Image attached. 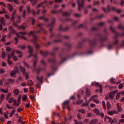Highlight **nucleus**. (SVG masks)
<instances>
[{
  "instance_id": "f257e3e1",
  "label": "nucleus",
  "mask_w": 124,
  "mask_h": 124,
  "mask_svg": "<svg viewBox=\"0 0 124 124\" xmlns=\"http://www.w3.org/2000/svg\"><path fill=\"white\" fill-rule=\"evenodd\" d=\"M13 104L15 106H17V107L18 106H20L21 104V96L18 97L17 100L15 99Z\"/></svg>"
},
{
  "instance_id": "f03ea898",
  "label": "nucleus",
  "mask_w": 124,
  "mask_h": 124,
  "mask_svg": "<svg viewBox=\"0 0 124 124\" xmlns=\"http://www.w3.org/2000/svg\"><path fill=\"white\" fill-rule=\"evenodd\" d=\"M97 96V95H95L91 98H90V99L89 100H85L86 103H84L81 105V106L82 107H85V106H89V104L90 103V102H91V101H92V100H93V97H96Z\"/></svg>"
},
{
  "instance_id": "7ed1b4c3",
  "label": "nucleus",
  "mask_w": 124,
  "mask_h": 124,
  "mask_svg": "<svg viewBox=\"0 0 124 124\" xmlns=\"http://www.w3.org/2000/svg\"><path fill=\"white\" fill-rule=\"evenodd\" d=\"M20 68L21 71L22 72H23V75L25 76L26 80H27V79L29 78V75H28V74L25 73V68H22V67L21 66H20Z\"/></svg>"
},
{
  "instance_id": "20e7f679",
  "label": "nucleus",
  "mask_w": 124,
  "mask_h": 124,
  "mask_svg": "<svg viewBox=\"0 0 124 124\" xmlns=\"http://www.w3.org/2000/svg\"><path fill=\"white\" fill-rule=\"evenodd\" d=\"M86 95L84 97V99L85 100H87V99L88 98V97H89L90 96V95H91V92H90V90L88 89H86Z\"/></svg>"
},
{
  "instance_id": "39448f33",
  "label": "nucleus",
  "mask_w": 124,
  "mask_h": 124,
  "mask_svg": "<svg viewBox=\"0 0 124 124\" xmlns=\"http://www.w3.org/2000/svg\"><path fill=\"white\" fill-rule=\"evenodd\" d=\"M14 54H15V50H13L12 51L11 55L10 56L11 58H14V61L15 62L17 61V57L14 56Z\"/></svg>"
},
{
  "instance_id": "423d86ee",
  "label": "nucleus",
  "mask_w": 124,
  "mask_h": 124,
  "mask_svg": "<svg viewBox=\"0 0 124 124\" xmlns=\"http://www.w3.org/2000/svg\"><path fill=\"white\" fill-rule=\"evenodd\" d=\"M83 6H84V2L79 1L78 2V10H81L83 8Z\"/></svg>"
},
{
  "instance_id": "0eeeda50",
  "label": "nucleus",
  "mask_w": 124,
  "mask_h": 124,
  "mask_svg": "<svg viewBox=\"0 0 124 124\" xmlns=\"http://www.w3.org/2000/svg\"><path fill=\"white\" fill-rule=\"evenodd\" d=\"M18 73H19V70H18V69H16V70L12 72L11 75V76L14 77L16 74H18Z\"/></svg>"
},
{
  "instance_id": "6e6552de",
  "label": "nucleus",
  "mask_w": 124,
  "mask_h": 124,
  "mask_svg": "<svg viewBox=\"0 0 124 124\" xmlns=\"http://www.w3.org/2000/svg\"><path fill=\"white\" fill-rule=\"evenodd\" d=\"M93 111L94 113H95L97 116H99V115H100V112L99 111V110L97 108H95Z\"/></svg>"
},
{
  "instance_id": "1a4fd4ad",
  "label": "nucleus",
  "mask_w": 124,
  "mask_h": 124,
  "mask_svg": "<svg viewBox=\"0 0 124 124\" xmlns=\"http://www.w3.org/2000/svg\"><path fill=\"white\" fill-rule=\"evenodd\" d=\"M0 22L1 23L3 26H5V20L4 19V18L1 17L0 18Z\"/></svg>"
},
{
  "instance_id": "9d476101",
  "label": "nucleus",
  "mask_w": 124,
  "mask_h": 124,
  "mask_svg": "<svg viewBox=\"0 0 124 124\" xmlns=\"http://www.w3.org/2000/svg\"><path fill=\"white\" fill-rule=\"evenodd\" d=\"M111 120L112 119L109 117H108V116L105 117V122H106V123H109V122H110Z\"/></svg>"
},
{
  "instance_id": "9b49d317",
  "label": "nucleus",
  "mask_w": 124,
  "mask_h": 124,
  "mask_svg": "<svg viewBox=\"0 0 124 124\" xmlns=\"http://www.w3.org/2000/svg\"><path fill=\"white\" fill-rule=\"evenodd\" d=\"M92 85V86H95V87H100V86H101L99 85L98 82H96L95 81L93 82Z\"/></svg>"
},
{
  "instance_id": "f8f14e48",
  "label": "nucleus",
  "mask_w": 124,
  "mask_h": 124,
  "mask_svg": "<svg viewBox=\"0 0 124 124\" xmlns=\"http://www.w3.org/2000/svg\"><path fill=\"white\" fill-rule=\"evenodd\" d=\"M108 115L112 116L113 114H118V112L117 111H108Z\"/></svg>"
},
{
  "instance_id": "ddd939ff",
  "label": "nucleus",
  "mask_w": 124,
  "mask_h": 124,
  "mask_svg": "<svg viewBox=\"0 0 124 124\" xmlns=\"http://www.w3.org/2000/svg\"><path fill=\"white\" fill-rule=\"evenodd\" d=\"M97 123V120L93 119L91 120L89 122V124H96Z\"/></svg>"
},
{
  "instance_id": "4468645a",
  "label": "nucleus",
  "mask_w": 124,
  "mask_h": 124,
  "mask_svg": "<svg viewBox=\"0 0 124 124\" xmlns=\"http://www.w3.org/2000/svg\"><path fill=\"white\" fill-rule=\"evenodd\" d=\"M14 101H15V99L14 98V97H12L8 100V102L9 103H12V102L14 103Z\"/></svg>"
},
{
  "instance_id": "2eb2a0df",
  "label": "nucleus",
  "mask_w": 124,
  "mask_h": 124,
  "mask_svg": "<svg viewBox=\"0 0 124 124\" xmlns=\"http://www.w3.org/2000/svg\"><path fill=\"white\" fill-rule=\"evenodd\" d=\"M11 59V56H10V55H8V63L9 64H12V61H10L9 59Z\"/></svg>"
},
{
  "instance_id": "dca6fc26",
  "label": "nucleus",
  "mask_w": 124,
  "mask_h": 124,
  "mask_svg": "<svg viewBox=\"0 0 124 124\" xmlns=\"http://www.w3.org/2000/svg\"><path fill=\"white\" fill-rule=\"evenodd\" d=\"M27 99H28V96L26 95H23L22 98V101H27Z\"/></svg>"
},
{
  "instance_id": "f3484780",
  "label": "nucleus",
  "mask_w": 124,
  "mask_h": 124,
  "mask_svg": "<svg viewBox=\"0 0 124 124\" xmlns=\"http://www.w3.org/2000/svg\"><path fill=\"white\" fill-rule=\"evenodd\" d=\"M0 92L4 93H8V89L4 90L3 89H0Z\"/></svg>"
},
{
  "instance_id": "a211bd4d",
  "label": "nucleus",
  "mask_w": 124,
  "mask_h": 124,
  "mask_svg": "<svg viewBox=\"0 0 124 124\" xmlns=\"http://www.w3.org/2000/svg\"><path fill=\"white\" fill-rule=\"evenodd\" d=\"M122 93L119 92L118 93L116 96V100H118V99H119L120 98V97L121 96V94Z\"/></svg>"
},
{
  "instance_id": "6ab92c4d",
  "label": "nucleus",
  "mask_w": 124,
  "mask_h": 124,
  "mask_svg": "<svg viewBox=\"0 0 124 124\" xmlns=\"http://www.w3.org/2000/svg\"><path fill=\"white\" fill-rule=\"evenodd\" d=\"M8 7L10 11H12V10H13V6H12V5L8 4Z\"/></svg>"
},
{
  "instance_id": "aec40b11",
  "label": "nucleus",
  "mask_w": 124,
  "mask_h": 124,
  "mask_svg": "<svg viewBox=\"0 0 124 124\" xmlns=\"http://www.w3.org/2000/svg\"><path fill=\"white\" fill-rule=\"evenodd\" d=\"M107 108L108 110H110L111 109V104H110L109 102H107Z\"/></svg>"
},
{
  "instance_id": "412c9836",
  "label": "nucleus",
  "mask_w": 124,
  "mask_h": 124,
  "mask_svg": "<svg viewBox=\"0 0 124 124\" xmlns=\"http://www.w3.org/2000/svg\"><path fill=\"white\" fill-rule=\"evenodd\" d=\"M31 2L33 5H34L36 3H37V0H29Z\"/></svg>"
},
{
  "instance_id": "4be33fe9",
  "label": "nucleus",
  "mask_w": 124,
  "mask_h": 124,
  "mask_svg": "<svg viewBox=\"0 0 124 124\" xmlns=\"http://www.w3.org/2000/svg\"><path fill=\"white\" fill-rule=\"evenodd\" d=\"M68 103H69V101H65L63 103V109H64L65 108V105H66L67 104H68Z\"/></svg>"
},
{
  "instance_id": "5701e85b",
  "label": "nucleus",
  "mask_w": 124,
  "mask_h": 124,
  "mask_svg": "<svg viewBox=\"0 0 124 124\" xmlns=\"http://www.w3.org/2000/svg\"><path fill=\"white\" fill-rule=\"evenodd\" d=\"M19 92L18 89H16L14 91V93H15V94H16V95H18V94H19Z\"/></svg>"
},
{
  "instance_id": "b1692460",
  "label": "nucleus",
  "mask_w": 124,
  "mask_h": 124,
  "mask_svg": "<svg viewBox=\"0 0 124 124\" xmlns=\"http://www.w3.org/2000/svg\"><path fill=\"white\" fill-rule=\"evenodd\" d=\"M16 112V110H15V109H13L12 111H11V113H10V117H12V115H14V114H15V112Z\"/></svg>"
},
{
  "instance_id": "393cba45",
  "label": "nucleus",
  "mask_w": 124,
  "mask_h": 124,
  "mask_svg": "<svg viewBox=\"0 0 124 124\" xmlns=\"http://www.w3.org/2000/svg\"><path fill=\"white\" fill-rule=\"evenodd\" d=\"M109 97L111 99H113L115 97V95L112 93L111 92L109 93Z\"/></svg>"
},
{
  "instance_id": "a878e982",
  "label": "nucleus",
  "mask_w": 124,
  "mask_h": 124,
  "mask_svg": "<svg viewBox=\"0 0 124 124\" xmlns=\"http://www.w3.org/2000/svg\"><path fill=\"white\" fill-rule=\"evenodd\" d=\"M102 104L103 105V108H105V110H106V105L105 104V101H102Z\"/></svg>"
},
{
  "instance_id": "bb28decb",
  "label": "nucleus",
  "mask_w": 124,
  "mask_h": 124,
  "mask_svg": "<svg viewBox=\"0 0 124 124\" xmlns=\"http://www.w3.org/2000/svg\"><path fill=\"white\" fill-rule=\"evenodd\" d=\"M27 83L29 86H31V85H33V82H32V81L29 80L27 81Z\"/></svg>"
},
{
  "instance_id": "cd10ccee",
  "label": "nucleus",
  "mask_w": 124,
  "mask_h": 124,
  "mask_svg": "<svg viewBox=\"0 0 124 124\" xmlns=\"http://www.w3.org/2000/svg\"><path fill=\"white\" fill-rule=\"evenodd\" d=\"M78 112H80L82 114H85L86 113V111H85V109H79L78 110Z\"/></svg>"
},
{
  "instance_id": "c85d7f7f",
  "label": "nucleus",
  "mask_w": 124,
  "mask_h": 124,
  "mask_svg": "<svg viewBox=\"0 0 124 124\" xmlns=\"http://www.w3.org/2000/svg\"><path fill=\"white\" fill-rule=\"evenodd\" d=\"M111 124H117V119H113L111 122Z\"/></svg>"
},
{
  "instance_id": "c756f323",
  "label": "nucleus",
  "mask_w": 124,
  "mask_h": 124,
  "mask_svg": "<svg viewBox=\"0 0 124 124\" xmlns=\"http://www.w3.org/2000/svg\"><path fill=\"white\" fill-rule=\"evenodd\" d=\"M16 53L17 54H19V55H18V57L19 58H21L22 57V53L20 51L17 50L16 51Z\"/></svg>"
},
{
  "instance_id": "7c9ffc66",
  "label": "nucleus",
  "mask_w": 124,
  "mask_h": 124,
  "mask_svg": "<svg viewBox=\"0 0 124 124\" xmlns=\"http://www.w3.org/2000/svg\"><path fill=\"white\" fill-rule=\"evenodd\" d=\"M11 95H12L11 93H8V94L7 95L6 99L7 100V99H8V98H9V97H10Z\"/></svg>"
},
{
  "instance_id": "2f4dec72",
  "label": "nucleus",
  "mask_w": 124,
  "mask_h": 124,
  "mask_svg": "<svg viewBox=\"0 0 124 124\" xmlns=\"http://www.w3.org/2000/svg\"><path fill=\"white\" fill-rule=\"evenodd\" d=\"M0 5H2L4 7H5L6 6V4H5L3 2H0Z\"/></svg>"
},
{
  "instance_id": "473e14b6",
  "label": "nucleus",
  "mask_w": 124,
  "mask_h": 124,
  "mask_svg": "<svg viewBox=\"0 0 124 124\" xmlns=\"http://www.w3.org/2000/svg\"><path fill=\"white\" fill-rule=\"evenodd\" d=\"M37 79L39 82H41L42 80H43V77H42L41 78H39V77H37Z\"/></svg>"
},
{
  "instance_id": "72a5a7b5",
  "label": "nucleus",
  "mask_w": 124,
  "mask_h": 124,
  "mask_svg": "<svg viewBox=\"0 0 124 124\" xmlns=\"http://www.w3.org/2000/svg\"><path fill=\"white\" fill-rule=\"evenodd\" d=\"M6 56V54L5 53V52H3L2 54V59H4V58H5Z\"/></svg>"
},
{
  "instance_id": "f704fd0d",
  "label": "nucleus",
  "mask_w": 124,
  "mask_h": 124,
  "mask_svg": "<svg viewBox=\"0 0 124 124\" xmlns=\"http://www.w3.org/2000/svg\"><path fill=\"white\" fill-rule=\"evenodd\" d=\"M6 107H7V108H8L9 109H13V107L10 106L8 104H6Z\"/></svg>"
},
{
  "instance_id": "c9c22d12",
  "label": "nucleus",
  "mask_w": 124,
  "mask_h": 124,
  "mask_svg": "<svg viewBox=\"0 0 124 124\" xmlns=\"http://www.w3.org/2000/svg\"><path fill=\"white\" fill-rule=\"evenodd\" d=\"M110 81L111 83H115L116 82V80H115V79L114 78H111L110 79Z\"/></svg>"
},
{
  "instance_id": "e433bc0d",
  "label": "nucleus",
  "mask_w": 124,
  "mask_h": 124,
  "mask_svg": "<svg viewBox=\"0 0 124 124\" xmlns=\"http://www.w3.org/2000/svg\"><path fill=\"white\" fill-rule=\"evenodd\" d=\"M22 110H23V108H19L17 109V112H22Z\"/></svg>"
},
{
  "instance_id": "4c0bfd02",
  "label": "nucleus",
  "mask_w": 124,
  "mask_h": 124,
  "mask_svg": "<svg viewBox=\"0 0 124 124\" xmlns=\"http://www.w3.org/2000/svg\"><path fill=\"white\" fill-rule=\"evenodd\" d=\"M118 92H119V90H115L114 91L112 92L111 93H112L114 95H115V93H117Z\"/></svg>"
},
{
  "instance_id": "58836bf2",
  "label": "nucleus",
  "mask_w": 124,
  "mask_h": 124,
  "mask_svg": "<svg viewBox=\"0 0 124 124\" xmlns=\"http://www.w3.org/2000/svg\"><path fill=\"white\" fill-rule=\"evenodd\" d=\"M26 86H27V83L26 82H23L21 84V86L22 87H26Z\"/></svg>"
},
{
  "instance_id": "ea45409f",
  "label": "nucleus",
  "mask_w": 124,
  "mask_h": 124,
  "mask_svg": "<svg viewBox=\"0 0 124 124\" xmlns=\"http://www.w3.org/2000/svg\"><path fill=\"white\" fill-rule=\"evenodd\" d=\"M30 92H31V93H33V92H34V89H33V88L31 87L30 88Z\"/></svg>"
},
{
  "instance_id": "a19ab883",
  "label": "nucleus",
  "mask_w": 124,
  "mask_h": 124,
  "mask_svg": "<svg viewBox=\"0 0 124 124\" xmlns=\"http://www.w3.org/2000/svg\"><path fill=\"white\" fill-rule=\"evenodd\" d=\"M30 99H34V96H33V95H31L30 96Z\"/></svg>"
},
{
  "instance_id": "79ce46f5",
  "label": "nucleus",
  "mask_w": 124,
  "mask_h": 124,
  "mask_svg": "<svg viewBox=\"0 0 124 124\" xmlns=\"http://www.w3.org/2000/svg\"><path fill=\"white\" fill-rule=\"evenodd\" d=\"M24 93H28L29 90H28V88H24Z\"/></svg>"
},
{
  "instance_id": "37998d69",
  "label": "nucleus",
  "mask_w": 124,
  "mask_h": 124,
  "mask_svg": "<svg viewBox=\"0 0 124 124\" xmlns=\"http://www.w3.org/2000/svg\"><path fill=\"white\" fill-rule=\"evenodd\" d=\"M11 50V48L9 47H7L6 48V51L7 52H9V51Z\"/></svg>"
},
{
  "instance_id": "c03bdc74",
  "label": "nucleus",
  "mask_w": 124,
  "mask_h": 124,
  "mask_svg": "<svg viewBox=\"0 0 124 124\" xmlns=\"http://www.w3.org/2000/svg\"><path fill=\"white\" fill-rule=\"evenodd\" d=\"M118 111H119L120 112H122V111H123V108H122V107H119Z\"/></svg>"
},
{
  "instance_id": "a18cd8bd",
  "label": "nucleus",
  "mask_w": 124,
  "mask_h": 124,
  "mask_svg": "<svg viewBox=\"0 0 124 124\" xmlns=\"http://www.w3.org/2000/svg\"><path fill=\"white\" fill-rule=\"evenodd\" d=\"M92 115L93 114H92V113H89L87 114V116L89 118H91V117H92Z\"/></svg>"
},
{
  "instance_id": "49530a36",
  "label": "nucleus",
  "mask_w": 124,
  "mask_h": 124,
  "mask_svg": "<svg viewBox=\"0 0 124 124\" xmlns=\"http://www.w3.org/2000/svg\"><path fill=\"white\" fill-rule=\"evenodd\" d=\"M95 106H96L95 104H91V107L92 108H93L95 107Z\"/></svg>"
},
{
  "instance_id": "de8ad7c7",
  "label": "nucleus",
  "mask_w": 124,
  "mask_h": 124,
  "mask_svg": "<svg viewBox=\"0 0 124 124\" xmlns=\"http://www.w3.org/2000/svg\"><path fill=\"white\" fill-rule=\"evenodd\" d=\"M19 122L21 123V124H25V122H22V118H19Z\"/></svg>"
},
{
  "instance_id": "09e8293b",
  "label": "nucleus",
  "mask_w": 124,
  "mask_h": 124,
  "mask_svg": "<svg viewBox=\"0 0 124 124\" xmlns=\"http://www.w3.org/2000/svg\"><path fill=\"white\" fill-rule=\"evenodd\" d=\"M5 96V95L4 94H2L1 95V99H3L4 98V97Z\"/></svg>"
},
{
  "instance_id": "8fccbe9b",
  "label": "nucleus",
  "mask_w": 124,
  "mask_h": 124,
  "mask_svg": "<svg viewBox=\"0 0 124 124\" xmlns=\"http://www.w3.org/2000/svg\"><path fill=\"white\" fill-rule=\"evenodd\" d=\"M123 87H124V85H123V84H120L119 86V88L120 89H123Z\"/></svg>"
},
{
  "instance_id": "3c124183",
  "label": "nucleus",
  "mask_w": 124,
  "mask_h": 124,
  "mask_svg": "<svg viewBox=\"0 0 124 124\" xmlns=\"http://www.w3.org/2000/svg\"><path fill=\"white\" fill-rule=\"evenodd\" d=\"M8 81L9 82V83H12V82H14V80H13V79H9L8 80Z\"/></svg>"
},
{
  "instance_id": "603ef678",
  "label": "nucleus",
  "mask_w": 124,
  "mask_h": 124,
  "mask_svg": "<svg viewBox=\"0 0 124 124\" xmlns=\"http://www.w3.org/2000/svg\"><path fill=\"white\" fill-rule=\"evenodd\" d=\"M93 101H94V102H95V103H96L97 104H98V103H99V101H98V100H93Z\"/></svg>"
},
{
  "instance_id": "864d4df0",
  "label": "nucleus",
  "mask_w": 124,
  "mask_h": 124,
  "mask_svg": "<svg viewBox=\"0 0 124 124\" xmlns=\"http://www.w3.org/2000/svg\"><path fill=\"white\" fill-rule=\"evenodd\" d=\"M99 87H100V93H102V86L101 85Z\"/></svg>"
},
{
  "instance_id": "5fc2aeb1",
  "label": "nucleus",
  "mask_w": 124,
  "mask_h": 124,
  "mask_svg": "<svg viewBox=\"0 0 124 124\" xmlns=\"http://www.w3.org/2000/svg\"><path fill=\"white\" fill-rule=\"evenodd\" d=\"M84 123H85V124H88V123H89V120H88V119H85V120H84Z\"/></svg>"
},
{
  "instance_id": "6e6d98bb",
  "label": "nucleus",
  "mask_w": 124,
  "mask_h": 124,
  "mask_svg": "<svg viewBox=\"0 0 124 124\" xmlns=\"http://www.w3.org/2000/svg\"><path fill=\"white\" fill-rule=\"evenodd\" d=\"M114 20H115V21H118L119 18H118V17L115 16V17H114Z\"/></svg>"
},
{
  "instance_id": "4d7b16f0",
  "label": "nucleus",
  "mask_w": 124,
  "mask_h": 124,
  "mask_svg": "<svg viewBox=\"0 0 124 124\" xmlns=\"http://www.w3.org/2000/svg\"><path fill=\"white\" fill-rule=\"evenodd\" d=\"M23 8H24V7L23 6H21L20 8H19V11L20 12H22V10L23 9Z\"/></svg>"
},
{
  "instance_id": "13d9d810",
  "label": "nucleus",
  "mask_w": 124,
  "mask_h": 124,
  "mask_svg": "<svg viewBox=\"0 0 124 124\" xmlns=\"http://www.w3.org/2000/svg\"><path fill=\"white\" fill-rule=\"evenodd\" d=\"M28 49H29L30 52H31V50H32V48L31 46H28Z\"/></svg>"
},
{
  "instance_id": "bf43d9fd",
  "label": "nucleus",
  "mask_w": 124,
  "mask_h": 124,
  "mask_svg": "<svg viewBox=\"0 0 124 124\" xmlns=\"http://www.w3.org/2000/svg\"><path fill=\"white\" fill-rule=\"evenodd\" d=\"M4 13H6V11H0V14H3Z\"/></svg>"
},
{
  "instance_id": "052dcab7",
  "label": "nucleus",
  "mask_w": 124,
  "mask_h": 124,
  "mask_svg": "<svg viewBox=\"0 0 124 124\" xmlns=\"http://www.w3.org/2000/svg\"><path fill=\"white\" fill-rule=\"evenodd\" d=\"M2 66H6V62H3L2 63Z\"/></svg>"
},
{
  "instance_id": "680f3d73",
  "label": "nucleus",
  "mask_w": 124,
  "mask_h": 124,
  "mask_svg": "<svg viewBox=\"0 0 124 124\" xmlns=\"http://www.w3.org/2000/svg\"><path fill=\"white\" fill-rule=\"evenodd\" d=\"M94 5H97V4H99V2L96 1L95 3H94Z\"/></svg>"
},
{
  "instance_id": "e2e57ef3",
  "label": "nucleus",
  "mask_w": 124,
  "mask_h": 124,
  "mask_svg": "<svg viewBox=\"0 0 124 124\" xmlns=\"http://www.w3.org/2000/svg\"><path fill=\"white\" fill-rule=\"evenodd\" d=\"M27 8L28 12H31V10H30V6H28Z\"/></svg>"
},
{
  "instance_id": "0e129e2a",
  "label": "nucleus",
  "mask_w": 124,
  "mask_h": 124,
  "mask_svg": "<svg viewBox=\"0 0 124 124\" xmlns=\"http://www.w3.org/2000/svg\"><path fill=\"white\" fill-rule=\"evenodd\" d=\"M105 99H106V100H109V96H107V95L106 96Z\"/></svg>"
},
{
  "instance_id": "69168bd1",
  "label": "nucleus",
  "mask_w": 124,
  "mask_h": 124,
  "mask_svg": "<svg viewBox=\"0 0 124 124\" xmlns=\"http://www.w3.org/2000/svg\"><path fill=\"white\" fill-rule=\"evenodd\" d=\"M30 105H31L30 104V103L26 104V107H27V108H28V107H30Z\"/></svg>"
},
{
  "instance_id": "338daca9",
  "label": "nucleus",
  "mask_w": 124,
  "mask_h": 124,
  "mask_svg": "<svg viewBox=\"0 0 124 124\" xmlns=\"http://www.w3.org/2000/svg\"><path fill=\"white\" fill-rule=\"evenodd\" d=\"M124 5V0H123L121 2V5H122V6Z\"/></svg>"
},
{
  "instance_id": "774afa93",
  "label": "nucleus",
  "mask_w": 124,
  "mask_h": 124,
  "mask_svg": "<svg viewBox=\"0 0 124 124\" xmlns=\"http://www.w3.org/2000/svg\"><path fill=\"white\" fill-rule=\"evenodd\" d=\"M100 116L101 118H103L104 117V114L103 113H101Z\"/></svg>"
}]
</instances>
